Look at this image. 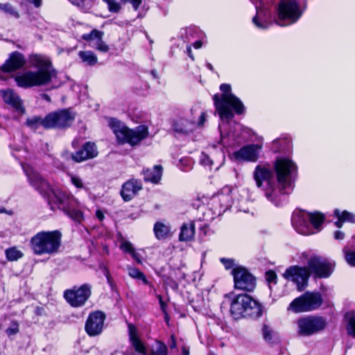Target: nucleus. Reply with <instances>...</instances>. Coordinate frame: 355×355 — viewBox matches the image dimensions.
Masks as SVG:
<instances>
[{
	"label": "nucleus",
	"instance_id": "obj_1",
	"mask_svg": "<svg viewBox=\"0 0 355 355\" xmlns=\"http://www.w3.org/2000/svg\"><path fill=\"white\" fill-rule=\"evenodd\" d=\"M253 177L257 187L265 192L267 199L276 206L286 200L288 187V159L277 157L273 168L268 164H259L254 171Z\"/></svg>",
	"mask_w": 355,
	"mask_h": 355
},
{
	"label": "nucleus",
	"instance_id": "obj_2",
	"mask_svg": "<svg viewBox=\"0 0 355 355\" xmlns=\"http://www.w3.org/2000/svg\"><path fill=\"white\" fill-rule=\"evenodd\" d=\"M31 184L42 196L46 198L51 209L56 205L72 220L81 223L83 220V206L73 196L60 190H53L49 184L30 165L21 164Z\"/></svg>",
	"mask_w": 355,
	"mask_h": 355
},
{
	"label": "nucleus",
	"instance_id": "obj_3",
	"mask_svg": "<svg viewBox=\"0 0 355 355\" xmlns=\"http://www.w3.org/2000/svg\"><path fill=\"white\" fill-rule=\"evenodd\" d=\"M216 112L218 113L222 122V125L234 123L238 128L234 131H241L243 133H250L252 130L248 127L236 123L234 121L235 114H243L245 107L241 100L235 96L229 84L223 83L220 85V92L213 96Z\"/></svg>",
	"mask_w": 355,
	"mask_h": 355
},
{
	"label": "nucleus",
	"instance_id": "obj_4",
	"mask_svg": "<svg viewBox=\"0 0 355 355\" xmlns=\"http://www.w3.org/2000/svg\"><path fill=\"white\" fill-rule=\"evenodd\" d=\"M29 62L33 67L37 71H28L21 76L16 77L17 85L21 87L41 86L49 83L55 71L49 59L42 55L33 54L29 58Z\"/></svg>",
	"mask_w": 355,
	"mask_h": 355
},
{
	"label": "nucleus",
	"instance_id": "obj_5",
	"mask_svg": "<svg viewBox=\"0 0 355 355\" xmlns=\"http://www.w3.org/2000/svg\"><path fill=\"white\" fill-rule=\"evenodd\" d=\"M225 297L230 300V313L236 320L247 317L258 318L263 314L261 304L247 294L229 293Z\"/></svg>",
	"mask_w": 355,
	"mask_h": 355
},
{
	"label": "nucleus",
	"instance_id": "obj_6",
	"mask_svg": "<svg viewBox=\"0 0 355 355\" xmlns=\"http://www.w3.org/2000/svg\"><path fill=\"white\" fill-rule=\"evenodd\" d=\"M61 237L58 230L41 231L31 238V248L36 255L55 254L61 245Z\"/></svg>",
	"mask_w": 355,
	"mask_h": 355
},
{
	"label": "nucleus",
	"instance_id": "obj_7",
	"mask_svg": "<svg viewBox=\"0 0 355 355\" xmlns=\"http://www.w3.org/2000/svg\"><path fill=\"white\" fill-rule=\"evenodd\" d=\"M324 222V216L319 212L308 213L295 210L292 214V225L300 234H315L320 230Z\"/></svg>",
	"mask_w": 355,
	"mask_h": 355
},
{
	"label": "nucleus",
	"instance_id": "obj_8",
	"mask_svg": "<svg viewBox=\"0 0 355 355\" xmlns=\"http://www.w3.org/2000/svg\"><path fill=\"white\" fill-rule=\"evenodd\" d=\"M327 326V318L318 315H306L297 321V333L303 336L318 334L324 331Z\"/></svg>",
	"mask_w": 355,
	"mask_h": 355
},
{
	"label": "nucleus",
	"instance_id": "obj_9",
	"mask_svg": "<svg viewBox=\"0 0 355 355\" xmlns=\"http://www.w3.org/2000/svg\"><path fill=\"white\" fill-rule=\"evenodd\" d=\"M322 304V298L318 293L306 292L295 298L290 308L296 313L309 312L318 309Z\"/></svg>",
	"mask_w": 355,
	"mask_h": 355
},
{
	"label": "nucleus",
	"instance_id": "obj_10",
	"mask_svg": "<svg viewBox=\"0 0 355 355\" xmlns=\"http://www.w3.org/2000/svg\"><path fill=\"white\" fill-rule=\"evenodd\" d=\"M335 265L334 261L317 255H313L307 261L311 274L316 278L329 277L334 270Z\"/></svg>",
	"mask_w": 355,
	"mask_h": 355
},
{
	"label": "nucleus",
	"instance_id": "obj_11",
	"mask_svg": "<svg viewBox=\"0 0 355 355\" xmlns=\"http://www.w3.org/2000/svg\"><path fill=\"white\" fill-rule=\"evenodd\" d=\"M257 10L256 15L252 18L254 25L261 30H266L272 24L271 14L268 10L272 0H250Z\"/></svg>",
	"mask_w": 355,
	"mask_h": 355
},
{
	"label": "nucleus",
	"instance_id": "obj_12",
	"mask_svg": "<svg viewBox=\"0 0 355 355\" xmlns=\"http://www.w3.org/2000/svg\"><path fill=\"white\" fill-rule=\"evenodd\" d=\"M130 341L135 350L142 355H167V347L162 342L157 341L149 354L146 353V347L137 336L136 328L131 324H128Z\"/></svg>",
	"mask_w": 355,
	"mask_h": 355
},
{
	"label": "nucleus",
	"instance_id": "obj_13",
	"mask_svg": "<svg viewBox=\"0 0 355 355\" xmlns=\"http://www.w3.org/2000/svg\"><path fill=\"white\" fill-rule=\"evenodd\" d=\"M75 119V113L69 109H63L49 113L45 116L46 128L69 126Z\"/></svg>",
	"mask_w": 355,
	"mask_h": 355
},
{
	"label": "nucleus",
	"instance_id": "obj_14",
	"mask_svg": "<svg viewBox=\"0 0 355 355\" xmlns=\"http://www.w3.org/2000/svg\"><path fill=\"white\" fill-rule=\"evenodd\" d=\"M92 286L88 284H84L71 289H67L64 293L66 301L73 307L83 306L92 294Z\"/></svg>",
	"mask_w": 355,
	"mask_h": 355
},
{
	"label": "nucleus",
	"instance_id": "obj_15",
	"mask_svg": "<svg viewBox=\"0 0 355 355\" xmlns=\"http://www.w3.org/2000/svg\"><path fill=\"white\" fill-rule=\"evenodd\" d=\"M232 275L235 288L249 292L254 289L256 279L246 268L236 266L232 270Z\"/></svg>",
	"mask_w": 355,
	"mask_h": 355
},
{
	"label": "nucleus",
	"instance_id": "obj_16",
	"mask_svg": "<svg viewBox=\"0 0 355 355\" xmlns=\"http://www.w3.org/2000/svg\"><path fill=\"white\" fill-rule=\"evenodd\" d=\"M106 315L101 311L90 313L85 322V331L89 336L100 335L103 330Z\"/></svg>",
	"mask_w": 355,
	"mask_h": 355
},
{
	"label": "nucleus",
	"instance_id": "obj_17",
	"mask_svg": "<svg viewBox=\"0 0 355 355\" xmlns=\"http://www.w3.org/2000/svg\"><path fill=\"white\" fill-rule=\"evenodd\" d=\"M230 193L231 189L227 187L223 189L220 193L213 198L214 213L216 214L218 216L223 214L232 206V199Z\"/></svg>",
	"mask_w": 355,
	"mask_h": 355
},
{
	"label": "nucleus",
	"instance_id": "obj_18",
	"mask_svg": "<svg viewBox=\"0 0 355 355\" xmlns=\"http://www.w3.org/2000/svg\"><path fill=\"white\" fill-rule=\"evenodd\" d=\"M261 146L259 144H250L242 147L234 153L236 160L255 162L259 156Z\"/></svg>",
	"mask_w": 355,
	"mask_h": 355
},
{
	"label": "nucleus",
	"instance_id": "obj_19",
	"mask_svg": "<svg viewBox=\"0 0 355 355\" xmlns=\"http://www.w3.org/2000/svg\"><path fill=\"white\" fill-rule=\"evenodd\" d=\"M311 272L309 268L293 266L290 268V277L296 284L298 291H302L308 284Z\"/></svg>",
	"mask_w": 355,
	"mask_h": 355
},
{
	"label": "nucleus",
	"instance_id": "obj_20",
	"mask_svg": "<svg viewBox=\"0 0 355 355\" xmlns=\"http://www.w3.org/2000/svg\"><path fill=\"white\" fill-rule=\"evenodd\" d=\"M107 125L114 133H148V127L145 125H139L135 132L129 129L123 122L113 117L105 118Z\"/></svg>",
	"mask_w": 355,
	"mask_h": 355
},
{
	"label": "nucleus",
	"instance_id": "obj_21",
	"mask_svg": "<svg viewBox=\"0 0 355 355\" xmlns=\"http://www.w3.org/2000/svg\"><path fill=\"white\" fill-rule=\"evenodd\" d=\"M98 154L96 144L94 142L87 141L81 149L71 155L72 159L76 162H81L96 157Z\"/></svg>",
	"mask_w": 355,
	"mask_h": 355
},
{
	"label": "nucleus",
	"instance_id": "obj_22",
	"mask_svg": "<svg viewBox=\"0 0 355 355\" xmlns=\"http://www.w3.org/2000/svg\"><path fill=\"white\" fill-rule=\"evenodd\" d=\"M26 60L22 53L15 51L10 54L9 58L0 68V73L12 72L21 69L25 64Z\"/></svg>",
	"mask_w": 355,
	"mask_h": 355
},
{
	"label": "nucleus",
	"instance_id": "obj_23",
	"mask_svg": "<svg viewBox=\"0 0 355 355\" xmlns=\"http://www.w3.org/2000/svg\"><path fill=\"white\" fill-rule=\"evenodd\" d=\"M275 23L280 26L288 24V0H279L273 16Z\"/></svg>",
	"mask_w": 355,
	"mask_h": 355
},
{
	"label": "nucleus",
	"instance_id": "obj_24",
	"mask_svg": "<svg viewBox=\"0 0 355 355\" xmlns=\"http://www.w3.org/2000/svg\"><path fill=\"white\" fill-rule=\"evenodd\" d=\"M142 189L141 182L131 179L125 182L121 191V195L125 201L130 200Z\"/></svg>",
	"mask_w": 355,
	"mask_h": 355
},
{
	"label": "nucleus",
	"instance_id": "obj_25",
	"mask_svg": "<svg viewBox=\"0 0 355 355\" xmlns=\"http://www.w3.org/2000/svg\"><path fill=\"white\" fill-rule=\"evenodd\" d=\"M1 93L5 103L10 105L13 108H15L21 114L24 113L25 109L22 105V102L19 96L15 92H14L13 90L7 89L5 91H1Z\"/></svg>",
	"mask_w": 355,
	"mask_h": 355
},
{
	"label": "nucleus",
	"instance_id": "obj_26",
	"mask_svg": "<svg viewBox=\"0 0 355 355\" xmlns=\"http://www.w3.org/2000/svg\"><path fill=\"white\" fill-rule=\"evenodd\" d=\"M306 7V0H290V24L300 18Z\"/></svg>",
	"mask_w": 355,
	"mask_h": 355
},
{
	"label": "nucleus",
	"instance_id": "obj_27",
	"mask_svg": "<svg viewBox=\"0 0 355 355\" xmlns=\"http://www.w3.org/2000/svg\"><path fill=\"white\" fill-rule=\"evenodd\" d=\"M191 121L193 124H194L198 128H202L204 126L207 120V114L202 109L200 104H196L191 107Z\"/></svg>",
	"mask_w": 355,
	"mask_h": 355
},
{
	"label": "nucleus",
	"instance_id": "obj_28",
	"mask_svg": "<svg viewBox=\"0 0 355 355\" xmlns=\"http://www.w3.org/2000/svg\"><path fill=\"white\" fill-rule=\"evenodd\" d=\"M143 173L145 181L157 183L162 177V167L159 165H156L153 168L144 170Z\"/></svg>",
	"mask_w": 355,
	"mask_h": 355
},
{
	"label": "nucleus",
	"instance_id": "obj_29",
	"mask_svg": "<svg viewBox=\"0 0 355 355\" xmlns=\"http://www.w3.org/2000/svg\"><path fill=\"white\" fill-rule=\"evenodd\" d=\"M195 235V225L193 222L184 223L180 230L179 240L180 241H189Z\"/></svg>",
	"mask_w": 355,
	"mask_h": 355
},
{
	"label": "nucleus",
	"instance_id": "obj_30",
	"mask_svg": "<svg viewBox=\"0 0 355 355\" xmlns=\"http://www.w3.org/2000/svg\"><path fill=\"white\" fill-rule=\"evenodd\" d=\"M334 215L338 218L335 222V225L338 228H340L345 222L355 223V215L352 213L347 211H341L339 209H335Z\"/></svg>",
	"mask_w": 355,
	"mask_h": 355
},
{
	"label": "nucleus",
	"instance_id": "obj_31",
	"mask_svg": "<svg viewBox=\"0 0 355 355\" xmlns=\"http://www.w3.org/2000/svg\"><path fill=\"white\" fill-rule=\"evenodd\" d=\"M147 135H116L118 143L128 144L133 146L138 144Z\"/></svg>",
	"mask_w": 355,
	"mask_h": 355
},
{
	"label": "nucleus",
	"instance_id": "obj_32",
	"mask_svg": "<svg viewBox=\"0 0 355 355\" xmlns=\"http://www.w3.org/2000/svg\"><path fill=\"white\" fill-rule=\"evenodd\" d=\"M153 232L158 240L166 239L170 235L171 227L168 224L157 222L154 225Z\"/></svg>",
	"mask_w": 355,
	"mask_h": 355
},
{
	"label": "nucleus",
	"instance_id": "obj_33",
	"mask_svg": "<svg viewBox=\"0 0 355 355\" xmlns=\"http://www.w3.org/2000/svg\"><path fill=\"white\" fill-rule=\"evenodd\" d=\"M262 334L266 342L269 344H275L279 341L278 334L268 324H263L262 327Z\"/></svg>",
	"mask_w": 355,
	"mask_h": 355
},
{
	"label": "nucleus",
	"instance_id": "obj_34",
	"mask_svg": "<svg viewBox=\"0 0 355 355\" xmlns=\"http://www.w3.org/2000/svg\"><path fill=\"white\" fill-rule=\"evenodd\" d=\"M78 56L86 65L94 66L98 62L96 55L91 51H80L78 52Z\"/></svg>",
	"mask_w": 355,
	"mask_h": 355
},
{
	"label": "nucleus",
	"instance_id": "obj_35",
	"mask_svg": "<svg viewBox=\"0 0 355 355\" xmlns=\"http://www.w3.org/2000/svg\"><path fill=\"white\" fill-rule=\"evenodd\" d=\"M347 320L346 330L350 336L355 338V314L348 313L345 315Z\"/></svg>",
	"mask_w": 355,
	"mask_h": 355
},
{
	"label": "nucleus",
	"instance_id": "obj_36",
	"mask_svg": "<svg viewBox=\"0 0 355 355\" xmlns=\"http://www.w3.org/2000/svg\"><path fill=\"white\" fill-rule=\"evenodd\" d=\"M6 257L10 261H17L24 255L23 252L18 250L16 247L9 248L5 251Z\"/></svg>",
	"mask_w": 355,
	"mask_h": 355
},
{
	"label": "nucleus",
	"instance_id": "obj_37",
	"mask_svg": "<svg viewBox=\"0 0 355 355\" xmlns=\"http://www.w3.org/2000/svg\"><path fill=\"white\" fill-rule=\"evenodd\" d=\"M26 124L28 126L32 128H36L40 126H42L46 128L45 117L41 118L40 116H31L27 119Z\"/></svg>",
	"mask_w": 355,
	"mask_h": 355
},
{
	"label": "nucleus",
	"instance_id": "obj_38",
	"mask_svg": "<svg viewBox=\"0 0 355 355\" xmlns=\"http://www.w3.org/2000/svg\"><path fill=\"white\" fill-rule=\"evenodd\" d=\"M103 32L94 29L89 33L83 35L82 38L84 40L89 42V44H94V41L98 40V39L103 38Z\"/></svg>",
	"mask_w": 355,
	"mask_h": 355
},
{
	"label": "nucleus",
	"instance_id": "obj_39",
	"mask_svg": "<svg viewBox=\"0 0 355 355\" xmlns=\"http://www.w3.org/2000/svg\"><path fill=\"white\" fill-rule=\"evenodd\" d=\"M89 46L102 53H107L110 49L109 46L103 40V38L98 39L94 41V44H89Z\"/></svg>",
	"mask_w": 355,
	"mask_h": 355
},
{
	"label": "nucleus",
	"instance_id": "obj_40",
	"mask_svg": "<svg viewBox=\"0 0 355 355\" xmlns=\"http://www.w3.org/2000/svg\"><path fill=\"white\" fill-rule=\"evenodd\" d=\"M128 274L131 277L134 279H141L145 284H148V280L145 277L144 275L139 270L132 267H128Z\"/></svg>",
	"mask_w": 355,
	"mask_h": 355
},
{
	"label": "nucleus",
	"instance_id": "obj_41",
	"mask_svg": "<svg viewBox=\"0 0 355 355\" xmlns=\"http://www.w3.org/2000/svg\"><path fill=\"white\" fill-rule=\"evenodd\" d=\"M343 252L347 263L352 266H355V250H350L347 247H345Z\"/></svg>",
	"mask_w": 355,
	"mask_h": 355
},
{
	"label": "nucleus",
	"instance_id": "obj_42",
	"mask_svg": "<svg viewBox=\"0 0 355 355\" xmlns=\"http://www.w3.org/2000/svg\"><path fill=\"white\" fill-rule=\"evenodd\" d=\"M0 10H3L4 12L7 14L15 17L16 18H18L19 17L18 12L16 11L15 9L12 7V6L9 3H0Z\"/></svg>",
	"mask_w": 355,
	"mask_h": 355
},
{
	"label": "nucleus",
	"instance_id": "obj_43",
	"mask_svg": "<svg viewBox=\"0 0 355 355\" xmlns=\"http://www.w3.org/2000/svg\"><path fill=\"white\" fill-rule=\"evenodd\" d=\"M297 178V166L290 159V186L293 182H295Z\"/></svg>",
	"mask_w": 355,
	"mask_h": 355
},
{
	"label": "nucleus",
	"instance_id": "obj_44",
	"mask_svg": "<svg viewBox=\"0 0 355 355\" xmlns=\"http://www.w3.org/2000/svg\"><path fill=\"white\" fill-rule=\"evenodd\" d=\"M120 249L124 252H128L129 254H132L134 251H135V249L134 248L133 245L130 241H123L120 245Z\"/></svg>",
	"mask_w": 355,
	"mask_h": 355
},
{
	"label": "nucleus",
	"instance_id": "obj_45",
	"mask_svg": "<svg viewBox=\"0 0 355 355\" xmlns=\"http://www.w3.org/2000/svg\"><path fill=\"white\" fill-rule=\"evenodd\" d=\"M108 5L109 10L113 12H118L121 9L120 4L114 0H103Z\"/></svg>",
	"mask_w": 355,
	"mask_h": 355
},
{
	"label": "nucleus",
	"instance_id": "obj_46",
	"mask_svg": "<svg viewBox=\"0 0 355 355\" xmlns=\"http://www.w3.org/2000/svg\"><path fill=\"white\" fill-rule=\"evenodd\" d=\"M195 29L193 28L189 27L187 28L184 30V33H182V37L185 36L186 41L190 42L191 39L194 38Z\"/></svg>",
	"mask_w": 355,
	"mask_h": 355
},
{
	"label": "nucleus",
	"instance_id": "obj_47",
	"mask_svg": "<svg viewBox=\"0 0 355 355\" xmlns=\"http://www.w3.org/2000/svg\"><path fill=\"white\" fill-rule=\"evenodd\" d=\"M19 331V324L16 321H12L6 330L8 336L15 335Z\"/></svg>",
	"mask_w": 355,
	"mask_h": 355
},
{
	"label": "nucleus",
	"instance_id": "obj_48",
	"mask_svg": "<svg viewBox=\"0 0 355 355\" xmlns=\"http://www.w3.org/2000/svg\"><path fill=\"white\" fill-rule=\"evenodd\" d=\"M123 4H130L134 10H137L142 3V0H121Z\"/></svg>",
	"mask_w": 355,
	"mask_h": 355
},
{
	"label": "nucleus",
	"instance_id": "obj_49",
	"mask_svg": "<svg viewBox=\"0 0 355 355\" xmlns=\"http://www.w3.org/2000/svg\"><path fill=\"white\" fill-rule=\"evenodd\" d=\"M71 183L78 189H83L84 187V184L82 179L76 175H71Z\"/></svg>",
	"mask_w": 355,
	"mask_h": 355
},
{
	"label": "nucleus",
	"instance_id": "obj_50",
	"mask_svg": "<svg viewBox=\"0 0 355 355\" xmlns=\"http://www.w3.org/2000/svg\"><path fill=\"white\" fill-rule=\"evenodd\" d=\"M220 262L224 265L225 269L228 270L232 268V270L236 268V264L234 263V261L231 259L221 258Z\"/></svg>",
	"mask_w": 355,
	"mask_h": 355
},
{
	"label": "nucleus",
	"instance_id": "obj_51",
	"mask_svg": "<svg viewBox=\"0 0 355 355\" xmlns=\"http://www.w3.org/2000/svg\"><path fill=\"white\" fill-rule=\"evenodd\" d=\"M266 281L270 284V283H275V280L277 278V275L275 272L272 270H268L266 272Z\"/></svg>",
	"mask_w": 355,
	"mask_h": 355
},
{
	"label": "nucleus",
	"instance_id": "obj_52",
	"mask_svg": "<svg viewBox=\"0 0 355 355\" xmlns=\"http://www.w3.org/2000/svg\"><path fill=\"white\" fill-rule=\"evenodd\" d=\"M200 162L203 166H210L211 164V160L209 156L205 153L201 154Z\"/></svg>",
	"mask_w": 355,
	"mask_h": 355
},
{
	"label": "nucleus",
	"instance_id": "obj_53",
	"mask_svg": "<svg viewBox=\"0 0 355 355\" xmlns=\"http://www.w3.org/2000/svg\"><path fill=\"white\" fill-rule=\"evenodd\" d=\"M70 2H71L73 4L78 6V7H83L85 5L86 2L88 0H69Z\"/></svg>",
	"mask_w": 355,
	"mask_h": 355
},
{
	"label": "nucleus",
	"instance_id": "obj_54",
	"mask_svg": "<svg viewBox=\"0 0 355 355\" xmlns=\"http://www.w3.org/2000/svg\"><path fill=\"white\" fill-rule=\"evenodd\" d=\"M103 273L105 275V276L106 277V279H107V283L110 284V285H112V277H111V275H110V273L108 270V269L107 268H104L103 269Z\"/></svg>",
	"mask_w": 355,
	"mask_h": 355
},
{
	"label": "nucleus",
	"instance_id": "obj_55",
	"mask_svg": "<svg viewBox=\"0 0 355 355\" xmlns=\"http://www.w3.org/2000/svg\"><path fill=\"white\" fill-rule=\"evenodd\" d=\"M130 255L138 263H141V257L138 252L134 251Z\"/></svg>",
	"mask_w": 355,
	"mask_h": 355
},
{
	"label": "nucleus",
	"instance_id": "obj_56",
	"mask_svg": "<svg viewBox=\"0 0 355 355\" xmlns=\"http://www.w3.org/2000/svg\"><path fill=\"white\" fill-rule=\"evenodd\" d=\"M26 2L33 3L35 8H40L42 6V0H24Z\"/></svg>",
	"mask_w": 355,
	"mask_h": 355
},
{
	"label": "nucleus",
	"instance_id": "obj_57",
	"mask_svg": "<svg viewBox=\"0 0 355 355\" xmlns=\"http://www.w3.org/2000/svg\"><path fill=\"white\" fill-rule=\"evenodd\" d=\"M168 345L171 349L176 348L177 345L174 335L171 336L170 340L168 342Z\"/></svg>",
	"mask_w": 355,
	"mask_h": 355
},
{
	"label": "nucleus",
	"instance_id": "obj_58",
	"mask_svg": "<svg viewBox=\"0 0 355 355\" xmlns=\"http://www.w3.org/2000/svg\"><path fill=\"white\" fill-rule=\"evenodd\" d=\"M345 237V234L341 231H336L334 233V238L336 240H343Z\"/></svg>",
	"mask_w": 355,
	"mask_h": 355
},
{
	"label": "nucleus",
	"instance_id": "obj_59",
	"mask_svg": "<svg viewBox=\"0 0 355 355\" xmlns=\"http://www.w3.org/2000/svg\"><path fill=\"white\" fill-rule=\"evenodd\" d=\"M96 216L99 220H103L104 218V214L101 210H96Z\"/></svg>",
	"mask_w": 355,
	"mask_h": 355
},
{
	"label": "nucleus",
	"instance_id": "obj_60",
	"mask_svg": "<svg viewBox=\"0 0 355 355\" xmlns=\"http://www.w3.org/2000/svg\"><path fill=\"white\" fill-rule=\"evenodd\" d=\"M159 302L161 306V309L163 311H165L166 304L164 302L162 297L161 295H158Z\"/></svg>",
	"mask_w": 355,
	"mask_h": 355
},
{
	"label": "nucleus",
	"instance_id": "obj_61",
	"mask_svg": "<svg viewBox=\"0 0 355 355\" xmlns=\"http://www.w3.org/2000/svg\"><path fill=\"white\" fill-rule=\"evenodd\" d=\"M182 355H189V349L187 346H182Z\"/></svg>",
	"mask_w": 355,
	"mask_h": 355
},
{
	"label": "nucleus",
	"instance_id": "obj_62",
	"mask_svg": "<svg viewBox=\"0 0 355 355\" xmlns=\"http://www.w3.org/2000/svg\"><path fill=\"white\" fill-rule=\"evenodd\" d=\"M193 46L195 49H200L202 46V42L197 40L193 42Z\"/></svg>",
	"mask_w": 355,
	"mask_h": 355
},
{
	"label": "nucleus",
	"instance_id": "obj_63",
	"mask_svg": "<svg viewBox=\"0 0 355 355\" xmlns=\"http://www.w3.org/2000/svg\"><path fill=\"white\" fill-rule=\"evenodd\" d=\"M41 98L44 100H45L47 102H51V98L50 96L46 94H42L41 95Z\"/></svg>",
	"mask_w": 355,
	"mask_h": 355
},
{
	"label": "nucleus",
	"instance_id": "obj_64",
	"mask_svg": "<svg viewBox=\"0 0 355 355\" xmlns=\"http://www.w3.org/2000/svg\"><path fill=\"white\" fill-rule=\"evenodd\" d=\"M187 52H188V54L189 55V57L193 60V56L191 55V48L190 46H188L187 48Z\"/></svg>",
	"mask_w": 355,
	"mask_h": 355
}]
</instances>
